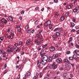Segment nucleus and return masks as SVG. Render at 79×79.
<instances>
[{
    "label": "nucleus",
    "mask_w": 79,
    "mask_h": 79,
    "mask_svg": "<svg viewBox=\"0 0 79 79\" xmlns=\"http://www.w3.org/2000/svg\"><path fill=\"white\" fill-rule=\"evenodd\" d=\"M48 59V57L47 55L44 56V57H43L42 59H41L40 61L39 60L37 61V66L38 67L40 66L41 64H45L47 62V60Z\"/></svg>",
    "instance_id": "1"
},
{
    "label": "nucleus",
    "mask_w": 79,
    "mask_h": 79,
    "mask_svg": "<svg viewBox=\"0 0 79 79\" xmlns=\"http://www.w3.org/2000/svg\"><path fill=\"white\" fill-rule=\"evenodd\" d=\"M62 31H63V29L61 28H55L54 30V32H56L57 31H58V32H62Z\"/></svg>",
    "instance_id": "2"
},
{
    "label": "nucleus",
    "mask_w": 79,
    "mask_h": 79,
    "mask_svg": "<svg viewBox=\"0 0 79 79\" xmlns=\"http://www.w3.org/2000/svg\"><path fill=\"white\" fill-rule=\"evenodd\" d=\"M51 23L50 21H48L45 23L44 25L46 27H47V26H50Z\"/></svg>",
    "instance_id": "3"
},
{
    "label": "nucleus",
    "mask_w": 79,
    "mask_h": 79,
    "mask_svg": "<svg viewBox=\"0 0 79 79\" xmlns=\"http://www.w3.org/2000/svg\"><path fill=\"white\" fill-rule=\"evenodd\" d=\"M52 67H53V69L54 70L55 69H56L57 68V65L56 64V63L54 62L53 64L51 65Z\"/></svg>",
    "instance_id": "4"
},
{
    "label": "nucleus",
    "mask_w": 79,
    "mask_h": 79,
    "mask_svg": "<svg viewBox=\"0 0 79 79\" xmlns=\"http://www.w3.org/2000/svg\"><path fill=\"white\" fill-rule=\"evenodd\" d=\"M56 62L57 63H61L62 62V59L60 58H59L56 59Z\"/></svg>",
    "instance_id": "5"
},
{
    "label": "nucleus",
    "mask_w": 79,
    "mask_h": 79,
    "mask_svg": "<svg viewBox=\"0 0 79 79\" xmlns=\"http://www.w3.org/2000/svg\"><path fill=\"white\" fill-rule=\"evenodd\" d=\"M31 44V40L29 39H28L26 42V45L28 46Z\"/></svg>",
    "instance_id": "6"
},
{
    "label": "nucleus",
    "mask_w": 79,
    "mask_h": 79,
    "mask_svg": "<svg viewBox=\"0 0 79 79\" xmlns=\"http://www.w3.org/2000/svg\"><path fill=\"white\" fill-rule=\"evenodd\" d=\"M21 50V48H14V51L15 52H19Z\"/></svg>",
    "instance_id": "7"
},
{
    "label": "nucleus",
    "mask_w": 79,
    "mask_h": 79,
    "mask_svg": "<svg viewBox=\"0 0 79 79\" xmlns=\"http://www.w3.org/2000/svg\"><path fill=\"white\" fill-rule=\"evenodd\" d=\"M58 54L53 55L52 57V60H54V59H55V58H56V57H58Z\"/></svg>",
    "instance_id": "8"
},
{
    "label": "nucleus",
    "mask_w": 79,
    "mask_h": 79,
    "mask_svg": "<svg viewBox=\"0 0 79 79\" xmlns=\"http://www.w3.org/2000/svg\"><path fill=\"white\" fill-rule=\"evenodd\" d=\"M55 47L53 46L49 48V50L52 52H53L55 50Z\"/></svg>",
    "instance_id": "9"
},
{
    "label": "nucleus",
    "mask_w": 79,
    "mask_h": 79,
    "mask_svg": "<svg viewBox=\"0 0 79 79\" xmlns=\"http://www.w3.org/2000/svg\"><path fill=\"white\" fill-rule=\"evenodd\" d=\"M73 5L72 4H70L69 5L67 6V8L68 9H71V8L73 7Z\"/></svg>",
    "instance_id": "10"
},
{
    "label": "nucleus",
    "mask_w": 79,
    "mask_h": 79,
    "mask_svg": "<svg viewBox=\"0 0 79 79\" xmlns=\"http://www.w3.org/2000/svg\"><path fill=\"white\" fill-rule=\"evenodd\" d=\"M40 55L41 56V58H42V57H44L45 56H46V54L45 53H42V52H40Z\"/></svg>",
    "instance_id": "11"
},
{
    "label": "nucleus",
    "mask_w": 79,
    "mask_h": 79,
    "mask_svg": "<svg viewBox=\"0 0 79 79\" xmlns=\"http://www.w3.org/2000/svg\"><path fill=\"white\" fill-rule=\"evenodd\" d=\"M23 42L22 41H20L19 43V47L20 48L22 45H23Z\"/></svg>",
    "instance_id": "12"
},
{
    "label": "nucleus",
    "mask_w": 79,
    "mask_h": 79,
    "mask_svg": "<svg viewBox=\"0 0 79 79\" xmlns=\"http://www.w3.org/2000/svg\"><path fill=\"white\" fill-rule=\"evenodd\" d=\"M60 32H61L59 31L56 32V34L57 35V37H59V36H60Z\"/></svg>",
    "instance_id": "13"
},
{
    "label": "nucleus",
    "mask_w": 79,
    "mask_h": 79,
    "mask_svg": "<svg viewBox=\"0 0 79 79\" xmlns=\"http://www.w3.org/2000/svg\"><path fill=\"white\" fill-rule=\"evenodd\" d=\"M52 59L53 60V58H52V56H50L49 57L48 61L50 62V61H51L52 60Z\"/></svg>",
    "instance_id": "14"
},
{
    "label": "nucleus",
    "mask_w": 79,
    "mask_h": 79,
    "mask_svg": "<svg viewBox=\"0 0 79 79\" xmlns=\"http://www.w3.org/2000/svg\"><path fill=\"white\" fill-rule=\"evenodd\" d=\"M14 45L17 48H20L19 46V44H18V43H15L14 44Z\"/></svg>",
    "instance_id": "15"
},
{
    "label": "nucleus",
    "mask_w": 79,
    "mask_h": 79,
    "mask_svg": "<svg viewBox=\"0 0 79 79\" xmlns=\"http://www.w3.org/2000/svg\"><path fill=\"white\" fill-rule=\"evenodd\" d=\"M4 52V51L2 49H0V54H3Z\"/></svg>",
    "instance_id": "16"
},
{
    "label": "nucleus",
    "mask_w": 79,
    "mask_h": 79,
    "mask_svg": "<svg viewBox=\"0 0 79 79\" xmlns=\"http://www.w3.org/2000/svg\"><path fill=\"white\" fill-rule=\"evenodd\" d=\"M9 19L10 21H12H12H13V18H12V17H11V16L9 17Z\"/></svg>",
    "instance_id": "17"
},
{
    "label": "nucleus",
    "mask_w": 79,
    "mask_h": 79,
    "mask_svg": "<svg viewBox=\"0 0 79 79\" xmlns=\"http://www.w3.org/2000/svg\"><path fill=\"white\" fill-rule=\"evenodd\" d=\"M9 39H13V35H10L9 36Z\"/></svg>",
    "instance_id": "18"
},
{
    "label": "nucleus",
    "mask_w": 79,
    "mask_h": 79,
    "mask_svg": "<svg viewBox=\"0 0 79 79\" xmlns=\"http://www.w3.org/2000/svg\"><path fill=\"white\" fill-rule=\"evenodd\" d=\"M69 60H72V61H73V60H74V58L73 57H69Z\"/></svg>",
    "instance_id": "19"
},
{
    "label": "nucleus",
    "mask_w": 79,
    "mask_h": 79,
    "mask_svg": "<svg viewBox=\"0 0 79 79\" xmlns=\"http://www.w3.org/2000/svg\"><path fill=\"white\" fill-rule=\"evenodd\" d=\"M73 58H74L75 60H77V56H76V55L74 54L73 55Z\"/></svg>",
    "instance_id": "20"
},
{
    "label": "nucleus",
    "mask_w": 79,
    "mask_h": 79,
    "mask_svg": "<svg viewBox=\"0 0 79 79\" xmlns=\"http://www.w3.org/2000/svg\"><path fill=\"white\" fill-rule=\"evenodd\" d=\"M26 73H27V76H29L31 75V73H30V72L29 71H27L26 72Z\"/></svg>",
    "instance_id": "21"
},
{
    "label": "nucleus",
    "mask_w": 79,
    "mask_h": 79,
    "mask_svg": "<svg viewBox=\"0 0 79 79\" xmlns=\"http://www.w3.org/2000/svg\"><path fill=\"white\" fill-rule=\"evenodd\" d=\"M52 37L54 38H57V37H58V36H57L56 34H55L52 35Z\"/></svg>",
    "instance_id": "22"
},
{
    "label": "nucleus",
    "mask_w": 79,
    "mask_h": 79,
    "mask_svg": "<svg viewBox=\"0 0 79 79\" xmlns=\"http://www.w3.org/2000/svg\"><path fill=\"white\" fill-rule=\"evenodd\" d=\"M58 12H56L55 15V17L56 18H58Z\"/></svg>",
    "instance_id": "23"
},
{
    "label": "nucleus",
    "mask_w": 79,
    "mask_h": 79,
    "mask_svg": "<svg viewBox=\"0 0 79 79\" xmlns=\"http://www.w3.org/2000/svg\"><path fill=\"white\" fill-rule=\"evenodd\" d=\"M72 40H73V38H72V37H71L69 39V40L68 42H69H69H71V41H72Z\"/></svg>",
    "instance_id": "24"
},
{
    "label": "nucleus",
    "mask_w": 79,
    "mask_h": 79,
    "mask_svg": "<svg viewBox=\"0 0 79 79\" xmlns=\"http://www.w3.org/2000/svg\"><path fill=\"white\" fill-rule=\"evenodd\" d=\"M70 24H71L72 27H73L75 26L74 23H70Z\"/></svg>",
    "instance_id": "25"
},
{
    "label": "nucleus",
    "mask_w": 79,
    "mask_h": 79,
    "mask_svg": "<svg viewBox=\"0 0 79 79\" xmlns=\"http://www.w3.org/2000/svg\"><path fill=\"white\" fill-rule=\"evenodd\" d=\"M65 62H66V63H69V61L67 59H65Z\"/></svg>",
    "instance_id": "26"
},
{
    "label": "nucleus",
    "mask_w": 79,
    "mask_h": 79,
    "mask_svg": "<svg viewBox=\"0 0 79 79\" xmlns=\"http://www.w3.org/2000/svg\"><path fill=\"white\" fill-rule=\"evenodd\" d=\"M38 35L39 36V37L38 38V39H39V38L42 36V35L40 33L38 34Z\"/></svg>",
    "instance_id": "27"
},
{
    "label": "nucleus",
    "mask_w": 79,
    "mask_h": 79,
    "mask_svg": "<svg viewBox=\"0 0 79 79\" xmlns=\"http://www.w3.org/2000/svg\"><path fill=\"white\" fill-rule=\"evenodd\" d=\"M26 61V59L25 58H24L23 60V63H24Z\"/></svg>",
    "instance_id": "28"
},
{
    "label": "nucleus",
    "mask_w": 79,
    "mask_h": 79,
    "mask_svg": "<svg viewBox=\"0 0 79 79\" xmlns=\"http://www.w3.org/2000/svg\"><path fill=\"white\" fill-rule=\"evenodd\" d=\"M60 19H61V21H64V16H61L60 18Z\"/></svg>",
    "instance_id": "29"
},
{
    "label": "nucleus",
    "mask_w": 79,
    "mask_h": 79,
    "mask_svg": "<svg viewBox=\"0 0 79 79\" xmlns=\"http://www.w3.org/2000/svg\"><path fill=\"white\" fill-rule=\"evenodd\" d=\"M73 11L74 13H76V12H77L78 10L76 9V8H75L74 9H73Z\"/></svg>",
    "instance_id": "30"
},
{
    "label": "nucleus",
    "mask_w": 79,
    "mask_h": 79,
    "mask_svg": "<svg viewBox=\"0 0 79 79\" xmlns=\"http://www.w3.org/2000/svg\"><path fill=\"white\" fill-rule=\"evenodd\" d=\"M66 76H67V73H64L63 74V77H66Z\"/></svg>",
    "instance_id": "31"
},
{
    "label": "nucleus",
    "mask_w": 79,
    "mask_h": 79,
    "mask_svg": "<svg viewBox=\"0 0 79 79\" xmlns=\"http://www.w3.org/2000/svg\"><path fill=\"white\" fill-rule=\"evenodd\" d=\"M65 15L66 17L68 16H69V12H67L65 13Z\"/></svg>",
    "instance_id": "32"
},
{
    "label": "nucleus",
    "mask_w": 79,
    "mask_h": 79,
    "mask_svg": "<svg viewBox=\"0 0 79 79\" xmlns=\"http://www.w3.org/2000/svg\"><path fill=\"white\" fill-rule=\"evenodd\" d=\"M76 30L74 29H72V30L71 31V32L73 33V32H75V31Z\"/></svg>",
    "instance_id": "33"
},
{
    "label": "nucleus",
    "mask_w": 79,
    "mask_h": 79,
    "mask_svg": "<svg viewBox=\"0 0 79 79\" xmlns=\"http://www.w3.org/2000/svg\"><path fill=\"white\" fill-rule=\"evenodd\" d=\"M11 34L10 35H15V34H14V31H11Z\"/></svg>",
    "instance_id": "34"
},
{
    "label": "nucleus",
    "mask_w": 79,
    "mask_h": 79,
    "mask_svg": "<svg viewBox=\"0 0 79 79\" xmlns=\"http://www.w3.org/2000/svg\"><path fill=\"white\" fill-rule=\"evenodd\" d=\"M0 39L1 41H3V40L4 39V37L2 36L0 38Z\"/></svg>",
    "instance_id": "35"
},
{
    "label": "nucleus",
    "mask_w": 79,
    "mask_h": 79,
    "mask_svg": "<svg viewBox=\"0 0 79 79\" xmlns=\"http://www.w3.org/2000/svg\"><path fill=\"white\" fill-rule=\"evenodd\" d=\"M18 31L19 32L21 31V28H20V27H19V28H18Z\"/></svg>",
    "instance_id": "36"
},
{
    "label": "nucleus",
    "mask_w": 79,
    "mask_h": 79,
    "mask_svg": "<svg viewBox=\"0 0 79 79\" xmlns=\"http://www.w3.org/2000/svg\"><path fill=\"white\" fill-rule=\"evenodd\" d=\"M41 43H40V41H38L37 44H36L37 45H41Z\"/></svg>",
    "instance_id": "37"
},
{
    "label": "nucleus",
    "mask_w": 79,
    "mask_h": 79,
    "mask_svg": "<svg viewBox=\"0 0 79 79\" xmlns=\"http://www.w3.org/2000/svg\"><path fill=\"white\" fill-rule=\"evenodd\" d=\"M38 23H39V21L38 20H37L35 22V24H37Z\"/></svg>",
    "instance_id": "38"
},
{
    "label": "nucleus",
    "mask_w": 79,
    "mask_h": 79,
    "mask_svg": "<svg viewBox=\"0 0 79 79\" xmlns=\"http://www.w3.org/2000/svg\"><path fill=\"white\" fill-rule=\"evenodd\" d=\"M7 52H8V53H11V52L10 51V50L9 49L7 50Z\"/></svg>",
    "instance_id": "39"
},
{
    "label": "nucleus",
    "mask_w": 79,
    "mask_h": 79,
    "mask_svg": "<svg viewBox=\"0 0 79 79\" xmlns=\"http://www.w3.org/2000/svg\"><path fill=\"white\" fill-rule=\"evenodd\" d=\"M3 57H5V56H6V52H4L3 53Z\"/></svg>",
    "instance_id": "40"
},
{
    "label": "nucleus",
    "mask_w": 79,
    "mask_h": 79,
    "mask_svg": "<svg viewBox=\"0 0 79 79\" xmlns=\"http://www.w3.org/2000/svg\"><path fill=\"white\" fill-rule=\"evenodd\" d=\"M11 52H13V48H11L10 49V50H9Z\"/></svg>",
    "instance_id": "41"
},
{
    "label": "nucleus",
    "mask_w": 79,
    "mask_h": 79,
    "mask_svg": "<svg viewBox=\"0 0 79 79\" xmlns=\"http://www.w3.org/2000/svg\"><path fill=\"white\" fill-rule=\"evenodd\" d=\"M6 19L4 18H2L1 19V21L2 22H3L4 21H5Z\"/></svg>",
    "instance_id": "42"
},
{
    "label": "nucleus",
    "mask_w": 79,
    "mask_h": 79,
    "mask_svg": "<svg viewBox=\"0 0 79 79\" xmlns=\"http://www.w3.org/2000/svg\"><path fill=\"white\" fill-rule=\"evenodd\" d=\"M71 52H70V51H68L67 52H66V53L68 55H69V54H70Z\"/></svg>",
    "instance_id": "43"
},
{
    "label": "nucleus",
    "mask_w": 79,
    "mask_h": 79,
    "mask_svg": "<svg viewBox=\"0 0 79 79\" xmlns=\"http://www.w3.org/2000/svg\"><path fill=\"white\" fill-rule=\"evenodd\" d=\"M47 44H45V45L43 46V48H45V47H46L47 46Z\"/></svg>",
    "instance_id": "44"
},
{
    "label": "nucleus",
    "mask_w": 79,
    "mask_h": 79,
    "mask_svg": "<svg viewBox=\"0 0 79 79\" xmlns=\"http://www.w3.org/2000/svg\"><path fill=\"white\" fill-rule=\"evenodd\" d=\"M38 76L39 73H36L35 77H38Z\"/></svg>",
    "instance_id": "45"
},
{
    "label": "nucleus",
    "mask_w": 79,
    "mask_h": 79,
    "mask_svg": "<svg viewBox=\"0 0 79 79\" xmlns=\"http://www.w3.org/2000/svg\"><path fill=\"white\" fill-rule=\"evenodd\" d=\"M75 8L77 9V11H79V6H77Z\"/></svg>",
    "instance_id": "46"
},
{
    "label": "nucleus",
    "mask_w": 79,
    "mask_h": 79,
    "mask_svg": "<svg viewBox=\"0 0 79 79\" xmlns=\"http://www.w3.org/2000/svg\"><path fill=\"white\" fill-rule=\"evenodd\" d=\"M58 0H54V3H58Z\"/></svg>",
    "instance_id": "47"
},
{
    "label": "nucleus",
    "mask_w": 79,
    "mask_h": 79,
    "mask_svg": "<svg viewBox=\"0 0 79 79\" xmlns=\"http://www.w3.org/2000/svg\"><path fill=\"white\" fill-rule=\"evenodd\" d=\"M20 78V74L19 75V76L17 77L16 79H19Z\"/></svg>",
    "instance_id": "48"
},
{
    "label": "nucleus",
    "mask_w": 79,
    "mask_h": 79,
    "mask_svg": "<svg viewBox=\"0 0 79 79\" xmlns=\"http://www.w3.org/2000/svg\"><path fill=\"white\" fill-rule=\"evenodd\" d=\"M4 23L5 24H6L7 23V20H5L4 21Z\"/></svg>",
    "instance_id": "49"
},
{
    "label": "nucleus",
    "mask_w": 79,
    "mask_h": 79,
    "mask_svg": "<svg viewBox=\"0 0 79 79\" xmlns=\"http://www.w3.org/2000/svg\"><path fill=\"white\" fill-rule=\"evenodd\" d=\"M35 10H39V7H37L35 8Z\"/></svg>",
    "instance_id": "50"
},
{
    "label": "nucleus",
    "mask_w": 79,
    "mask_h": 79,
    "mask_svg": "<svg viewBox=\"0 0 79 79\" xmlns=\"http://www.w3.org/2000/svg\"><path fill=\"white\" fill-rule=\"evenodd\" d=\"M21 13L22 15H23L24 13V11L22 10L21 12Z\"/></svg>",
    "instance_id": "51"
},
{
    "label": "nucleus",
    "mask_w": 79,
    "mask_h": 79,
    "mask_svg": "<svg viewBox=\"0 0 79 79\" xmlns=\"http://www.w3.org/2000/svg\"><path fill=\"white\" fill-rule=\"evenodd\" d=\"M25 29H29V28L28 27V26H27L25 27Z\"/></svg>",
    "instance_id": "52"
},
{
    "label": "nucleus",
    "mask_w": 79,
    "mask_h": 79,
    "mask_svg": "<svg viewBox=\"0 0 79 79\" xmlns=\"http://www.w3.org/2000/svg\"><path fill=\"white\" fill-rule=\"evenodd\" d=\"M76 54L77 55H78V56H79V51H78L77 52Z\"/></svg>",
    "instance_id": "53"
},
{
    "label": "nucleus",
    "mask_w": 79,
    "mask_h": 79,
    "mask_svg": "<svg viewBox=\"0 0 79 79\" xmlns=\"http://www.w3.org/2000/svg\"><path fill=\"white\" fill-rule=\"evenodd\" d=\"M40 77H42V73H40Z\"/></svg>",
    "instance_id": "54"
},
{
    "label": "nucleus",
    "mask_w": 79,
    "mask_h": 79,
    "mask_svg": "<svg viewBox=\"0 0 79 79\" xmlns=\"http://www.w3.org/2000/svg\"><path fill=\"white\" fill-rule=\"evenodd\" d=\"M76 48H79V45L78 44H76Z\"/></svg>",
    "instance_id": "55"
},
{
    "label": "nucleus",
    "mask_w": 79,
    "mask_h": 79,
    "mask_svg": "<svg viewBox=\"0 0 79 79\" xmlns=\"http://www.w3.org/2000/svg\"><path fill=\"white\" fill-rule=\"evenodd\" d=\"M38 42H39L38 41V40H36L35 41V44H37V43H38Z\"/></svg>",
    "instance_id": "56"
},
{
    "label": "nucleus",
    "mask_w": 79,
    "mask_h": 79,
    "mask_svg": "<svg viewBox=\"0 0 79 79\" xmlns=\"http://www.w3.org/2000/svg\"><path fill=\"white\" fill-rule=\"evenodd\" d=\"M6 64H5L4 66V69H6Z\"/></svg>",
    "instance_id": "57"
},
{
    "label": "nucleus",
    "mask_w": 79,
    "mask_h": 79,
    "mask_svg": "<svg viewBox=\"0 0 79 79\" xmlns=\"http://www.w3.org/2000/svg\"><path fill=\"white\" fill-rule=\"evenodd\" d=\"M58 51H60V50H61V48H59L58 49Z\"/></svg>",
    "instance_id": "58"
},
{
    "label": "nucleus",
    "mask_w": 79,
    "mask_h": 79,
    "mask_svg": "<svg viewBox=\"0 0 79 79\" xmlns=\"http://www.w3.org/2000/svg\"><path fill=\"white\" fill-rule=\"evenodd\" d=\"M26 78V75H24V77L23 78V79H25Z\"/></svg>",
    "instance_id": "59"
},
{
    "label": "nucleus",
    "mask_w": 79,
    "mask_h": 79,
    "mask_svg": "<svg viewBox=\"0 0 79 79\" xmlns=\"http://www.w3.org/2000/svg\"><path fill=\"white\" fill-rule=\"evenodd\" d=\"M41 50V48L38 47V51H40V50Z\"/></svg>",
    "instance_id": "60"
},
{
    "label": "nucleus",
    "mask_w": 79,
    "mask_h": 79,
    "mask_svg": "<svg viewBox=\"0 0 79 79\" xmlns=\"http://www.w3.org/2000/svg\"><path fill=\"white\" fill-rule=\"evenodd\" d=\"M70 64L72 66H74V64H71V63H70Z\"/></svg>",
    "instance_id": "61"
},
{
    "label": "nucleus",
    "mask_w": 79,
    "mask_h": 79,
    "mask_svg": "<svg viewBox=\"0 0 79 79\" xmlns=\"http://www.w3.org/2000/svg\"><path fill=\"white\" fill-rule=\"evenodd\" d=\"M24 52H22L21 53V55H24Z\"/></svg>",
    "instance_id": "62"
},
{
    "label": "nucleus",
    "mask_w": 79,
    "mask_h": 79,
    "mask_svg": "<svg viewBox=\"0 0 79 79\" xmlns=\"http://www.w3.org/2000/svg\"><path fill=\"white\" fill-rule=\"evenodd\" d=\"M77 52H76V50H74V51H73V53L74 54L76 53H77Z\"/></svg>",
    "instance_id": "63"
},
{
    "label": "nucleus",
    "mask_w": 79,
    "mask_h": 79,
    "mask_svg": "<svg viewBox=\"0 0 79 79\" xmlns=\"http://www.w3.org/2000/svg\"><path fill=\"white\" fill-rule=\"evenodd\" d=\"M65 66L66 67H68V64H66L65 65Z\"/></svg>",
    "instance_id": "64"
}]
</instances>
